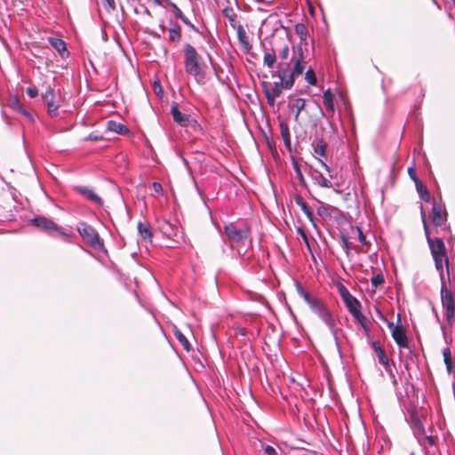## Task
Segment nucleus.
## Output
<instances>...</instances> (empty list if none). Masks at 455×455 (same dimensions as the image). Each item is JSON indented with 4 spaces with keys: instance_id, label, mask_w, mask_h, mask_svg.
Instances as JSON below:
<instances>
[{
    "instance_id": "nucleus-10",
    "label": "nucleus",
    "mask_w": 455,
    "mask_h": 455,
    "mask_svg": "<svg viewBox=\"0 0 455 455\" xmlns=\"http://www.w3.org/2000/svg\"><path fill=\"white\" fill-rule=\"evenodd\" d=\"M388 328L391 330L392 338L400 347H408V338L405 329L402 325H394L392 322L387 323Z\"/></svg>"
},
{
    "instance_id": "nucleus-53",
    "label": "nucleus",
    "mask_w": 455,
    "mask_h": 455,
    "mask_svg": "<svg viewBox=\"0 0 455 455\" xmlns=\"http://www.w3.org/2000/svg\"><path fill=\"white\" fill-rule=\"evenodd\" d=\"M316 159H317L318 163L320 164V165H321L324 170H326L327 172H330L328 165H327V164H325L322 159H320V158H319V157H317V156H316Z\"/></svg>"
},
{
    "instance_id": "nucleus-28",
    "label": "nucleus",
    "mask_w": 455,
    "mask_h": 455,
    "mask_svg": "<svg viewBox=\"0 0 455 455\" xmlns=\"http://www.w3.org/2000/svg\"><path fill=\"white\" fill-rule=\"evenodd\" d=\"M323 103H324L327 110L333 112L334 111V102H333L334 96H333L332 92H331V90H326L325 92H323Z\"/></svg>"
},
{
    "instance_id": "nucleus-41",
    "label": "nucleus",
    "mask_w": 455,
    "mask_h": 455,
    "mask_svg": "<svg viewBox=\"0 0 455 455\" xmlns=\"http://www.w3.org/2000/svg\"><path fill=\"white\" fill-rule=\"evenodd\" d=\"M359 323L363 327V328H366V323H367V319L366 317L362 314L361 312V309L358 311V313H355L354 315H352Z\"/></svg>"
},
{
    "instance_id": "nucleus-24",
    "label": "nucleus",
    "mask_w": 455,
    "mask_h": 455,
    "mask_svg": "<svg viewBox=\"0 0 455 455\" xmlns=\"http://www.w3.org/2000/svg\"><path fill=\"white\" fill-rule=\"evenodd\" d=\"M415 183H416L417 191L419 194L420 198L422 200H424L425 202H430L431 196H430L427 188L425 185H423L421 182H419L418 180V179H415Z\"/></svg>"
},
{
    "instance_id": "nucleus-45",
    "label": "nucleus",
    "mask_w": 455,
    "mask_h": 455,
    "mask_svg": "<svg viewBox=\"0 0 455 455\" xmlns=\"http://www.w3.org/2000/svg\"><path fill=\"white\" fill-rule=\"evenodd\" d=\"M26 92L30 98H35L38 95V90L36 87H28Z\"/></svg>"
},
{
    "instance_id": "nucleus-34",
    "label": "nucleus",
    "mask_w": 455,
    "mask_h": 455,
    "mask_svg": "<svg viewBox=\"0 0 455 455\" xmlns=\"http://www.w3.org/2000/svg\"><path fill=\"white\" fill-rule=\"evenodd\" d=\"M237 35H238L239 41L241 42L243 46L247 50L251 49V45L248 42L246 34H245L244 30L243 29L242 26H238Z\"/></svg>"
},
{
    "instance_id": "nucleus-35",
    "label": "nucleus",
    "mask_w": 455,
    "mask_h": 455,
    "mask_svg": "<svg viewBox=\"0 0 455 455\" xmlns=\"http://www.w3.org/2000/svg\"><path fill=\"white\" fill-rule=\"evenodd\" d=\"M276 61V55L273 52H265L263 63L267 68H272Z\"/></svg>"
},
{
    "instance_id": "nucleus-17",
    "label": "nucleus",
    "mask_w": 455,
    "mask_h": 455,
    "mask_svg": "<svg viewBox=\"0 0 455 455\" xmlns=\"http://www.w3.org/2000/svg\"><path fill=\"white\" fill-rule=\"evenodd\" d=\"M107 129L109 132H114L118 133V134H127V133H129V129L125 125H124L121 123L113 121V120H109L107 123Z\"/></svg>"
},
{
    "instance_id": "nucleus-43",
    "label": "nucleus",
    "mask_w": 455,
    "mask_h": 455,
    "mask_svg": "<svg viewBox=\"0 0 455 455\" xmlns=\"http://www.w3.org/2000/svg\"><path fill=\"white\" fill-rule=\"evenodd\" d=\"M339 292L342 299H344L351 295L350 292L348 291V290L342 284H340L339 287Z\"/></svg>"
},
{
    "instance_id": "nucleus-32",
    "label": "nucleus",
    "mask_w": 455,
    "mask_h": 455,
    "mask_svg": "<svg viewBox=\"0 0 455 455\" xmlns=\"http://www.w3.org/2000/svg\"><path fill=\"white\" fill-rule=\"evenodd\" d=\"M443 361H444V363L446 365L447 371H448L449 373H451L452 371V369H453V363H452V360H451V349L449 347H446L443 351Z\"/></svg>"
},
{
    "instance_id": "nucleus-49",
    "label": "nucleus",
    "mask_w": 455,
    "mask_h": 455,
    "mask_svg": "<svg viewBox=\"0 0 455 455\" xmlns=\"http://www.w3.org/2000/svg\"><path fill=\"white\" fill-rule=\"evenodd\" d=\"M317 213L320 215V216H329L330 213L328 212V209L326 206L324 205H321L317 208Z\"/></svg>"
},
{
    "instance_id": "nucleus-39",
    "label": "nucleus",
    "mask_w": 455,
    "mask_h": 455,
    "mask_svg": "<svg viewBox=\"0 0 455 455\" xmlns=\"http://www.w3.org/2000/svg\"><path fill=\"white\" fill-rule=\"evenodd\" d=\"M378 360L380 364L385 366L388 365V358L387 357L384 349H379L377 353Z\"/></svg>"
},
{
    "instance_id": "nucleus-16",
    "label": "nucleus",
    "mask_w": 455,
    "mask_h": 455,
    "mask_svg": "<svg viewBox=\"0 0 455 455\" xmlns=\"http://www.w3.org/2000/svg\"><path fill=\"white\" fill-rule=\"evenodd\" d=\"M169 36L167 41L170 43H180L181 41V28L176 23H172V27L169 28Z\"/></svg>"
},
{
    "instance_id": "nucleus-37",
    "label": "nucleus",
    "mask_w": 455,
    "mask_h": 455,
    "mask_svg": "<svg viewBox=\"0 0 455 455\" xmlns=\"http://www.w3.org/2000/svg\"><path fill=\"white\" fill-rule=\"evenodd\" d=\"M355 229L357 232L358 240L363 243V245H364L366 247V249L363 251L364 253H366V252H368L371 243H370V242H368L366 240V236L363 235L361 228L356 227Z\"/></svg>"
},
{
    "instance_id": "nucleus-2",
    "label": "nucleus",
    "mask_w": 455,
    "mask_h": 455,
    "mask_svg": "<svg viewBox=\"0 0 455 455\" xmlns=\"http://www.w3.org/2000/svg\"><path fill=\"white\" fill-rule=\"evenodd\" d=\"M184 66L186 72L194 76L199 84L205 83L202 57L190 44L184 45Z\"/></svg>"
},
{
    "instance_id": "nucleus-26",
    "label": "nucleus",
    "mask_w": 455,
    "mask_h": 455,
    "mask_svg": "<svg viewBox=\"0 0 455 455\" xmlns=\"http://www.w3.org/2000/svg\"><path fill=\"white\" fill-rule=\"evenodd\" d=\"M313 147L314 152L316 156L320 157H326L327 143L323 140H318L315 144H313Z\"/></svg>"
},
{
    "instance_id": "nucleus-13",
    "label": "nucleus",
    "mask_w": 455,
    "mask_h": 455,
    "mask_svg": "<svg viewBox=\"0 0 455 455\" xmlns=\"http://www.w3.org/2000/svg\"><path fill=\"white\" fill-rule=\"evenodd\" d=\"M75 190L82 195L86 199L101 205L103 204L102 199L91 188L84 186H78L75 188Z\"/></svg>"
},
{
    "instance_id": "nucleus-47",
    "label": "nucleus",
    "mask_w": 455,
    "mask_h": 455,
    "mask_svg": "<svg viewBox=\"0 0 455 455\" xmlns=\"http://www.w3.org/2000/svg\"><path fill=\"white\" fill-rule=\"evenodd\" d=\"M171 6H172V11L175 13V16L177 18H179V19L183 18V15H184L183 12L175 4H172Z\"/></svg>"
},
{
    "instance_id": "nucleus-33",
    "label": "nucleus",
    "mask_w": 455,
    "mask_h": 455,
    "mask_svg": "<svg viewBox=\"0 0 455 455\" xmlns=\"http://www.w3.org/2000/svg\"><path fill=\"white\" fill-rule=\"evenodd\" d=\"M292 165H293V169L295 171L296 176L299 179V184L302 187H306L307 183H306L305 178L302 174V172L300 170V166H299L298 161L295 159H292Z\"/></svg>"
},
{
    "instance_id": "nucleus-20",
    "label": "nucleus",
    "mask_w": 455,
    "mask_h": 455,
    "mask_svg": "<svg viewBox=\"0 0 455 455\" xmlns=\"http://www.w3.org/2000/svg\"><path fill=\"white\" fill-rule=\"evenodd\" d=\"M312 177H313L315 182L317 185H319L320 187L327 188H331L332 187L331 180H328L327 178H325L321 172H319L316 170H315L312 172Z\"/></svg>"
},
{
    "instance_id": "nucleus-1",
    "label": "nucleus",
    "mask_w": 455,
    "mask_h": 455,
    "mask_svg": "<svg viewBox=\"0 0 455 455\" xmlns=\"http://www.w3.org/2000/svg\"><path fill=\"white\" fill-rule=\"evenodd\" d=\"M224 230L239 254H245L247 249L251 247V228L247 224L237 226L230 223L225 226Z\"/></svg>"
},
{
    "instance_id": "nucleus-44",
    "label": "nucleus",
    "mask_w": 455,
    "mask_h": 455,
    "mask_svg": "<svg viewBox=\"0 0 455 455\" xmlns=\"http://www.w3.org/2000/svg\"><path fill=\"white\" fill-rule=\"evenodd\" d=\"M289 46L288 44H285L283 49L280 51L279 52V57L282 59V60H286L288 58V55H289Z\"/></svg>"
},
{
    "instance_id": "nucleus-15",
    "label": "nucleus",
    "mask_w": 455,
    "mask_h": 455,
    "mask_svg": "<svg viewBox=\"0 0 455 455\" xmlns=\"http://www.w3.org/2000/svg\"><path fill=\"white\" fill-rule=\"evenodd\" d=\"M173 120L180 124L181 126H187L189 123V116H187L185 114H182L178 106L175 104L172 106L171 109Z\"/></svg>"
},
{
    "instance_id": "nucleus-6",
    "label": "nucleus",
    "mask_w": 455,
    "mask_h": 455,
    "mask_svg": "<svg viewBox=\"0 0 455 455\" xmlns=\"http://www.w3.org/2000/svg\"><path fill=\"white\" fill-rule=\"evenodd\" d=\"M306 68V60L302 46L298 47V53L294 60L292 70L287 73L285 80V89H291L294 84V78L303 73Z\"/></svg>"
},
{
    "instance_id": "nucleus-30",
    "label": "nucleus",
    "mask_w": 455,
    "mask_h": 455,
    "mask_svg": "<svg viewBox=\"0 0 455 455\" xmlns=\"http://www.w3.org/2000/svg\"><path fill=\"white\" fill-rule=\"evenodd\" d=\"M435 268L439 272L440 275L443 276V267L446 266L447 271L449 272V259L446 258H435Z\"/></svg>"
},
{
    "instance_id": "nucleus-58",
    "label": "nucleus",
    "mask_w": 455,
    "mask_h": 455,
    "mask_svg": "<svg viewBox=\"0 0 455 455\" xmlns=\"http://www.w3.org/2000/svg\"><path fill=\"white\" fill-rule=\"evenodd\" d=\"M256 3H263L265 0H254Z\"/></svg>"
},
{
    "instance_id": "nucleus-27",
    "label": "nucleus",
    "mask_w": 455,
    "mask_h": 455,
    "mask_svg": "<svg viewBox=\"0 0 455 455\" xmlns=\"http://www.w3.org/2000/svg\"><path fill=\"white\" fill-rule=\"evenodd\" d=\"M173 331H174V335H175L176 339L183 346L184 349H186L187 351H190V349H191L190 343L188 340V339L185 337L183 332L177 327H174Z\"/></svg>"
},
{
    "instance_id": "nucleus-25",
    "label": "nucleus",
    "mask_w": 455,
    "mask_h": 455,
    "mask_svg": "<svg viewBox=\"0 0 455 455\" xmlns=\"http://www.w3.org/2000/svg\"><path fill=\"white\" fill-rule=\"evenodd\" d=\"M138 230H139L140 236L144 240L152 242L153 235H152L149 226L148 224L140 222L138 224Z\"/></svg>"
},
{
    "instance_id": "nucleus-19",
    "label": "nucleus",
    "mask_w": 455,
    "mask_h": 455,
    "mask_svg": "<svg viewBox=\"0 0 455 455\" xmlns=\"http://www.w3.org/2000/svg\"><path fill=\"white\" fill-rule=\"evenodd\" d=\"M305 100L301 98H298L292 101L291 104H290V107L294 111V120L298 122L299 116L301 113V111L305 108Z\"/></svg>"
},
{
    "instance_id": "nucleus-42",
    "label": "nucleus",
    "mask_w": 455,
    "mask_h": 455,
    "mask_svg": "<svg viewBox=\"0 0 455 455\" xmlns=\"http://www.w3.org/2000/svg\"><path fill=\"white\" fill-rule=\"evenodd\" d=\"M341 242H342V247H343L346 254L348 255L350 252V243L348 241L347 236L343 235L341 236Z\"/></svg>"
},
{
    "instance_id": "nucleus-21",
    "label": "nucleus",
    "mask_w": 455,
    "mask_h": 455,
    "mask_svg": "<svg viewBox=\"0 0 455 455\" xmlns=\"http://www.w3.org/2000/svg\"><path fill=\"white\" fill-rule=\"evenodd\" d=\"M297 291L311 307L319 299L312 297L300 283L296 284Z\"/></svg>"
},
{
    "instance_id": "nucleus-36",
    "label": "nucleus",
    "mask_w": 455,
    "mask_h": 455,
    "mask_svg": "<svg viewBox=\"0 0 455 455\" xmlns=\"http://www.w3.org/2000/svg\"><path fill=\"white\" fill-rule=\"evenodd\" d=\"M305 79L310 85H315L317 83L316 76L312 68H309L305 73Z\"/></svg>"
},
{
    "instance_id": "nucleus-8",
    "label": "nucleus",
    "mask_w": 455,
    "mask_h": 455,
    "mask_svg": "<svg viewBox=\"0 0 455 455\" xmlns=\"http://www.w3.org/2000/svg\"><path fill=\"white\" fill-rule=\"evenodd\" d=\"M448 213L445 206L442 204H437L435 200L433 202L432 212L430 219L434 226L442 227L447 222Z\"/></svg>"
},
{
    "instance_id": "nucleus-55",
    "label": "nucleus",
    "mask_w": 455,
    "mask_h": 455,
    "mask_svg": "<svg viewBox=\"0 0 455 455\" xmlns=\"http://www.w3.org/2000/svg\"><path fill=\"white\" fill-rule=\"evenodd\" d=\"M426 440H427V443H428L429 445H435V437H434V436H432V435L427 436V437H426Z\"/></svg>"
},
{
    "instance_id": "nucleus-9",
    "label": "nucleus",
    "mask_w": 455,
    "mask_h": 455,
    "mask_svg": "<svg viewBox=\"0 0 455 455\" xmlns=\"http://www.w3.org/2000/svg\"><path fill=\"white\" fill-rule=\"evenodd\" d=\"M42 98L47 107V112L49 116L52 117L57 116L60 104L56 100L54 90L49 88L44 93L42 94Z\"/></svg>"
},
{
    "instance_id": "nucleus-22",
    "label": "nucleus",
    "mask_w": 455,
    "mask_h": 455,
    "mask_svg": "<svg viewBox=\"0 0 455 455\" xmlns=\"http://www.w3.org/2000/svg\"><path fill=\"white\" fill-rule=\"evenodd\" d=\"M282 138L284 141L285 146L291 150V136L289 125L286 122H281L279 124Z\"/></svg>"
},
{
    "instance_id": "nucleus-11",
    "label": "nucleus",
    "mask_w": 455,
    "mask_h": 455,
    "mask_svg": "<svg viewBox=\"0 0 455 455\" xmlns=\"http://www.w3.org/2000/svg\"><path fill=\"white\" fill-rule=\"evenodd\" d=\"M329 326L333 325V318L330 311L321 299H318L310 307Z\"/></svg>"
},
{
    "instance_id": "nucleus-12",
    "label": "nucleus",
    "mask_w": 455,
    "mask_h": 455,
    "mask_svg": "<svg viewBox=\"0 0 455 455\" xmlns=\"http://www.w3.org/2000/svg\"><path fill=\"white\" fill-rule=\"evenodd\" d=\"M31 221L36 227L48 233L55 232L58 229V227L52 220L44 217H36Z\"/></svg>"
},
{
    "instance_id": "nucleus-29",
    "label": "nucleus",
    "mask_w": 455,
    "mask_h": 455,
    "mask_svg": "<svg viewBox=\"0 0 455 455\" xmlns=\"http://www.w3.org/2000/svg\"><path fill=\"white\" fill-rule=\"evenodd\" d=\"M222 12H223L224 16L230 22V25L233 28H235V24H236V18H237V15L235 13V10L232 7L228 6V7L224 8Z\"/></svg>"
},
{
    "instance_id": "nucleus-3",
    "label": "nucleus",
    "mask_w": 455,
    "mask_h": 455,
    "mask_svg": "<svg viewBox=\"0 0 455 455\" xmlns=\"http://www.w3.org/2000/svg\"><path fill=\"white\" fill-rule=\"evenodd\" d=\"M278 77L279 81L274 84H270L267 82L262 83V87L264 93L266 95L267 103L270 106L275 105V98L279 97L282 94L283 88L285 89V80L287 76V73L289 72L290 64L289 63H280L278 65Z\"/></svg>"
},
{
    "instance_id": "nucleus-7",
    "label": "nucleus",
    "mask_w": 455,
    "mask_h": 455,
    "mask_svg": "<svg viewBox=\"0 0 455 455\" xmlns=\"http://www.w3.org/2000/svg\"><path fill=\"white\" fill-rule=\"evenodd\" d=\"M441 300L442 306L444 308V316L446 320L451 323L454 316V298L452 292L447 289L444 283H443L441 289Z\"/></svg>"
},
{
    "instance_id": "nucleus-5",
    "label": "nucleus",
    "mask_w": 455,
    "mask_h": 455,
    "mask_svg": "<svg viewBox=\"0 0 455 455\" xmlns=\"http://www.w3.org/2000/svg\"><path fill=\"white\" fill-rule=\"evenodd\" d=\"M422 221H423V227H424L426 238L428 243L433 259L446 258L447 252H446L445 244H444L443 239L438 238V237L432 238L430 236L429 228L426 222L425 215L423 212H422Z\"/></svg>"
},
{
    "instance_id": "nucleus-51",
    "label": "nucleus",
    "mask_w": 455,
    "mask_h": 455,
    "mask_svg": "<svg viewBox=\"0 0 455 455\" xmlns=\"http://www.w3.org/2000/svg\"><path fill=\"white\" fill-rule=\"evenodd\" d=\"M180 20H182V21H183L187 26H188L189 28H191L194 31L198 32L197 28H196L194 24H192L185 15H183V18H180Z\"/></svg>"
},
{
    "instance_id": "nucleus-23",
    "label": "nucleus",
    "mask_w": 455,
    "mask_h": 455,
    "mask_svg": "<svg viewBox=\"0 0 455 455\" xmlns=\"http://www.w3.org/2000/svg\"><path fill=\"white\" fill-rule=\"evenodd\" d=\"M296 204L300 207L301 211L305 213L309 221H314V214L307 204L303 200L301 196H297L295 198Z\"/></svg>"
},
{
    "instance_id": "nucleus-48",
    "label": "nucleus",
    "mask_w": 455,
    "mask_h": 455,
    "mask_svg": "<svg viewBox=\"0 0 455 455\" xmlns=\"http://www.w3.org/2000/svg\"><path fill=\"white\" fill-rule=\"evenodd\" d=\"M17 104V107H18V110L22 114L24 115L25 116H27L29 120H32V116L29 114V112H28L19 102L16 103Z\"/></svg>"
},
{
    "instance_id": "nucleus-52",
    "label": "nucleus",
    "mask_w": 455,
    "mask_h": 455,
    "mask_svg": "<svg viewBox=\"0 0 455 455\" xmlns=\"http://www.w3.org/2000/svg\"><path fill=\"white\" fill-rule=\"evenodd\" d=\"M298 232H299V234H300L303 241L307 245V247H309V241H308V238H307L305 231L301 228H298Z\"/></svg>"
},
{
    "instance_id": "nucleus-54",
    "label": "nucleus",
    "mask_w": 455,
    "mask_h": 455,
    "mask_svg": "<svg viewBox=\"0 0 455 455\" xmlns=\"http://www.w3.org/2000/svg\"><path fill=\"white\" fill-rule=\"evenodd\" d=\"M371 346H372V347H373V349H374V351H375L376 353H377L378 351H379V349H382V347H380L379 343V342H377V341L372 342Z\"/></svg>"
},
{
    "instance_id": "nucleus-50",
    "label": "nucleus",
    "mask_w": 455,
    "mask_h": 455,
    "mask_svg": "<svg viewBox=\"0 0 455 455\" xmlns=\"http://www.w3.org/2000/svg\"><path fill=\"white\" fill-rule=\"evenodd\" d=\"M264 451L267 455H278L277 451H275V449L270 445H267L265 448H264Z\"/></svg>"
},
{
    "instance_id": "nucleus-14",
    "label": "nucleus",
    "mask_w": 455,
    "mask_h": 455,
    "mask_svg": "<svg viewBox=\"0 0 455 455\" xmlns=\"http://www.w3.org/2000/svg\"><path fill=\"white\" fill-rule=\"evenodd\" d=\"M48 42L62 58L68 56L67 44L62 39L57 37H49Z\"/></svg>"
},
{
    "instance_id": "nucleus-46",
    "label": "nucleus",
    "mask_w": 455,
    "mask_h": 455,
    "mask_svg": "<svg viewBox=\"0 0 455 455\" xmlns=\"http://www.w3.org/2000/svg\"><path fill=\"white\" fill-rule=\"evenodd\" d=\"M152 188L157 195H163L164 189L159 182H153Z\"/></svg>"
},
{
    "instance_id": "nucleus-18",
    "label": "nucleus",
    "mask_w": 455,
    "mask_h": 455,
    "mask_svg": "<svg viewBox=\"0 0 455 455\" xmlns=\"http://www.w3.org/2000/svg\"><path fill=\"white\" fill-rule=\"evenodd\" d=\"M343 301L351 315L358 313V311L361 309L360 302L353 295L344 299Z\"/></svg>"
},
{
    "instance_id": "nucleus-4",
    "label": "nucleus",
    "mask_w": 455,
    "mask_h": 455,
    "mask_svg": "<svg viewBox=\"0 0 455 455\" xmlns=\"http://www.w3.org/2000/svg\"><path fill=\"white\" fill-rule=\"evenodd\" d=\"M77 231L88 246L96 250L104 249L103 240L91 225L85 222L79 223L77 226Z\"/></svg>"
},
{
    "instance_id": "nucleus-56",
    "label": "nucleus",
    "mask_w": 455,
    "mask_h": 455,
    "mask_svg": "<svg viewBox=\"0 0 455 455\" xmlns=\"http://www.w3.org/2000/svg\"><path fill=\"white\" fill-rule=\"evenodd\" d=\"M408 172H409L411 178L415 181V179H417V178H416V174H415L414 169L409 168Z\"/></svg>"
},
{
    "instance_id": "nucleus-31",
    "label": "nucleus",
    "mask_w": 455,
    "mask_h": 455,
    "mask_svg": "<svg viewBox=\"0 0 455 455\" xmlns=\"http://www.w3.org/2000/svg\"><path fill=\"white\" fill-rule=\"evenodd\" d=\"M295 33L299 36L301 42L307 41V28L303 23H298L294 27ZM307 44V43H305Z\"/></svg>"
},
{
    "instance_id": "nucleus-59",
    "label": "nucleus",
    "mask_w": 455,
    "mask_h": 455,
    "mask_svg": "<svg viewBox=\"0 0 455 455\" xmlns=\"http://www.w3.org/2000/svg\"><path fill=\"white\" fill-rule=\"evenodd\" d=\"M154 86H155V89H156V88H158V86L160 87V84H156V83Z\"/></svg>"
},
{
    "instance_id": "nucleus-38",
    "label": "nucleus",
    "mask_w": 455,
    "mask_h": 455,
    "mask_svg": "<svg viewBox=\"0 0 455 455\" xmlns=\"http://www.w3.org/2000/svg\"><path fill=\"white\" fill-rule=\"evenodd\" d=\"M102 4H103L104 9L108 12H112L116 11V4L115 0H102Z\"/></svg>"
},
{
    "instance_id": "nucleus-57",
    "label": "nucleus",
    "mask_w": 455,
    "mask_h": 455,
    "mask_svg": "<svg viewBox=\"0 0 455 455\" xmlns=\"http://www.w3.org/2000/svg\"><path fill=\"white\" fill-rule=\"evenodd\" d=\"M159 27L162 32L165 31V27L164 25H160Z\"/></svg>"
},
{
    "instance_id": "nucleus-40",
    "label": "nucleus",
    "mask_w": 455,
    "mask_h": 455,
    "mask_svg": "<svg viewBox=\"0 0 455 455\" xmlns=\"http://www.w3.org/2000/svg\"><path fill=\"white\" fill-rule=\"evenodd\" d=\"M371 285L373 287L377 288L378 286L384 283L385 280H384V277L382 276V275H373L371 277Z\"/></svg>"
},
{
    "instance_id": "nucleus-60",
    "label": "nucleus",
    "mask_w": 455,
    "mask_h": 455,
    "mask_svg": "<svg viewBox=\"0 0 455 455\" xmlns=\"http://www.w3.org/2000/svg\"><path fill=\"white\" fill-rule=\"evenodd\" d=\"M154 86H155V89H156V88H158V86L160 87V84H156V83Z\"/></svg>"
}]
</instances>
